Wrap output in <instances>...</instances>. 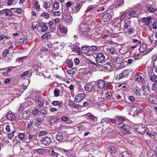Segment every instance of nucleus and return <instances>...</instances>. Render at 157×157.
<instances>
[{
    "mask_svg": "<svg viewBox=\"0 0 157 157\" xmlns=\"http://www.w3.org/2000/svg\"><path fill=\"white\" fill-rule=\"evenodd\" d=\"M117 127L121 129V131L124 134H129L130 133V127L127 124L121 122L118 124Z\"/></svg>",
    "mask_w": 157,
    "mask_h": 157,
    "instance_id": "nucleus-1",
    "label": "nucleus"
},
{
    "mask_svg": "<svg viewBox=\"0 0 157 157\" xmlns=\"http://www.w3.org/2000/svg\"><path fill=\"white\" fill-rule=\"evenodd\" d=\"M156 10V9L152 2H150L147 3L145 8V12L146 13L149 14L151 13H154L155 12Z\"/></svg>",
    "mask_w": 157,
    "mask_h": 157,
    "instance_id": "nucleus-2",
    "label": "nucleus"
},
{
    "mask_svg": "<svg viewBox=\"0 0 157 157\" xmlns=\"http://www.w3.org/2000/svg\"><path fill=\"white\" fill-rule=\"evenodd\" d=\"M147 127L146 125L143 124H135L134 129L136 132L140 134H143L145 132Z\"/></svg>",
    "mask_w": 157,
    "mask_h": 157,
    "instance_id": "nucleus-3",
    "label": "nucleus"
},
{
    "mask_svg": "<svg viewBox=\"0 0 157 157\" xmlns=\"http://www.w3.org/2000/svg\"><path fill=\"white\" fill-rule=\"evenodd\" d=\"M62 19L67 23L71 22L73 20L72 16L65 10L62 11Z\"/></svg>",
    "mask_w": 157,
    "mask_h": 157,
    "instance_id": "nucleus-4",
    "label": "nucleus"
},
{
    "mask_svg": "<svg viewBox=\"0 0 157 157\" xmlns=\"http://www.w3.org/2000/svg\"><path fill=\"white\" fill-rule=\"evenodd\" d=\"M95 82H90L86 83L84 86V88L85 91L90 92L95 89Z\"/></svg>",
    "mask_w": 157,
    "mask_h": 157,
    "instance_id": "nucleus-5",
    "label": "nucleus"
},
{
    "mask_svg": "<svg viewBox=\"0 0 157 157\" xmlns=\"http://www.w3.org/2000/svg\"><path fill=\"white\" fill-rule=\"evenodd\" d=\"M12 15V12L8 9H5L0 11V16L4 18L6 16L10 17Z\"/></svg>",
    "mask_w": 157,
    "mask_h": 157,
    "instance_id": "nucleus-6",
    "label": "nucleus"
},
{
    "mask_svg": "<svg viewBox=\"0 0 157 157\" xmlns=\"http://www.w3.org/2000/svg\"><path fill=\"white\" fill-rule=\"evenodd\" d=\"M90 29L87 23L85 22H82L79 25L78 30L80 32H82L85 30H90Z\"/></svg>",
    "mask_w": 157,
    "mask_h": 157,
    "instance_id": "nucleus-7",
    "label": "nucleus"
},
{
    "mask_svg": "<svg viewBox=\"0 0 157 157\" xmlns=\"http://www.w3.org/2000/svg\"><path fill=\"white\" fill-rule=\"evenodd\" d=\"M105 57L102 53L98 54L96 57V62L98 63H101L104 61Z\"/></svg>",
    "mask_w": 157,
    "mask_h": 157,
    "instance_id": "nucleus-8",
    "label": "nucleus"
},
{
    "mask_svg": "<svg viewBox=\"0 0 157 157\" xmlns=\"http://www.w3.org/2000/svg\"><path fill=\"white\" fill-rule=\"evenodd\" d=\"M85 96V94L84 93H81L78 94L75 97L74 101L76 103H78L80 102Z\"/></svg>",
    "mask_w": 157,
    "mask_h": 157,
    "instance_id": "nucleus-9",
    "label": "nucleus"
},
{
    "mask_svg": "<svg viewBox=\"0 0 157 157\" xmlns=\"http://www.w3.org/2000/svg\"><path fill=\"white\" fill-rule=\"evenodd\" d=\"M51 4L49 2H44V3L43 5V7L45 9H47V12L51 14L53 13L54 10L52 9V8H51Z\"/></svg>",
    "mask_w": 157,
    "mask_h": 157,
    "instance_id": "nucleus-10",
    "label": "nucleus"
},
{
    "mask_svg": "<svg viewBox=\"0 0 157 157\" xmlns=\"http://www.w3.org/2000/svg\"><path fill=\"white\" fill-rule=\"evenodd\" d=\"M41 140L42 143L46 146L49 145L51 142V138L48 136L44 137Z\"/></svg>",
    "mask_w": 157,
    "mask_h": 157,
    "instance_id": "nucleus-11",
    "label": "nucleus"
},
{
    "mask_svg": "<svg viewBox=\"0 0 157 157\" xmlns=\"http://www.w3.org/2000/svg\"><path fill=\"white\" fill-rule=\"evenodd\" d=\"M111 18V15L109 13H105L102 16V19L104 22L109 21Z\"/></svg>",
    "mask_w": 157,
    "mask_h": 157,
    "instance_id": "nucleus-12",
    "label": "nucleus"
},
{
    "mask_svg": "<svg viewBox=\"0 0 157 157\" xmlns=\"http://www.w3.org/2000/svg\"><path fill=\"white\" fill-rule=\"evenodd\" d=\"M128 70H124L120 74L116 76V78L117 79H121L128 75Z\"/></svg>",
    "mask_w": 157,
    "mask_h": 157,
    "instance_id": "nucleus-13",
    "label": "nucleus"
},
{
    "mask_svg": "<svg viewBox=\"0 0 157 157\" xmlns=\"http://www.w3.org/2000/svg\"><path fill=\"white\" fill-rule=\"evenodd\" d=\"M151 19V18L150 17L147 18L143 17L142 19L143 23L144 24V25L148 26L150 24V21Z\"/></svg>",
    "mask_w": 157,
    "mask_h": 157,
    "instance_id": "nucleus-14",
    "label": "nucleus"
},
{
    "mask_svg": "<svg viewBox=\"0 0 157 157\" xmlns=\"http://www.w3.org/2000/svg\"><path fill=\"white\" fill-rule=\"evenodd\" d=\"M131 22L130 21H124L123 29L124 32H126L127 29L131 27Z\"/></svg>",
    "mask_w": 157,
    "mask_h": 157,
    "instance_id": "nucleus-15",
    "label": "nucleus"
},
{
    "mask_svg": "<svg viewBox=\"0 0 157 157\" xmlns=\"http://www.w3.org/2000/svg\"><path fill=\"white\" fill-rule=\"evenodd\" d=\"M90 50V47L88 46H84L82 47L81 52L84 54H87Z\"/></svg>",
    "mask_w": 157,
    "mask_h": 157,
    "instance_id": "nucleus-16",
    "label": "nucleus"
},
{
    "mask_svg": "<svg viewBox=\"0 0 157 157\" xmlns=\"http://www.w3.org/2000/svg\"><path fill=\"white\" fill-rule=\"evenodd\" d=\"M97 86L100 89H104L105 84V81L102 79L100 80L97 82Z\"/></svg>",
    "mask_w": 157,
    "mask_h": 157,
    "instance_id": "nucleus-17",
    "label": "nucleus"
},
{
    "mask_svg": "<svg viewBox=\"0 0 157 157\" xmlns=\"http://www.w3.org/2000/svg\"><path fill=\"white\" fill-rule=\"evenodd\" d=\"M58 29L59 32L61 33L67 34V29L66 27L62 25H60L58 26Z\"/></svg>",
    "mask_w": 157,
    "mask_h": 157,
    "instance_id": "nucleus-18",
    "label": "nucleus"
},
{
    "mask_svg": "<svg viewBox=\"0 0 157 157\" xmlns=\"http://www.w3.org/2000/svg\"><path fill=\"white\" fill-rule=\"evenodd\" d=\"M48 153L50 155L52 156V157H58L59 154L55 152L53 149L52 148L48 151Z\"/></svg>",
    "mask_w": 157,
    "mask_h": 157,
    "instance_id": "nucleus-19",
    "label": "nucleus"
},
{
    "mask_svg": "<svg viewBox=\"0 0 157 157\" xmlns=\"http://www.w3.org/2000/svg\"><path fill=\"white\" fill-rule=\"evenodd\" d=\"M82 2H77L76 3V6L75 7V9L73 10L74 13L77 12L79 11L81 7L82 6Z\"/></svg>",
    "mask_w": 157,
    "mask_h": 157,
    "instance_id": "nucleus-20",
    "label": "nucleus"
},
{
    "mask_svg": "<svg viewBox=\"0 0 157 157\" xmlns=\"http://www.w3.org/2000/svg\"><path fill=\"white\" fill-rule=\"evenodd\" d=\"M103 67L107 71H112L113 69V67L109 63H107L103 65Z\"/></svg>",
    "mask_w": 157,
    "mask_h": 157,
    "instance_id": "nucleus-21",
    "label": "nucleus"
},
{
    "mask_svg": "<svg viewBox=\"0 0 157 157\" xmlns=\"http://www.w3.org/2000/svg\"><path fill=\"white\" fill-rule=\"evenodd\" d=\"M69 105L76 109H80L82 107L80 105L76 104L72 101L70 102Z\"/></svg>",
    "mask_w": 157,
    "mask_h": 157,
    "instance_id": "nucleus-22",
    "label": "nucleus"
},
{
    "mask_svg": "<svg viewBox=\"0 0 157 157\" xmlns=\"http://www.w3.org/2000/svg\"><path fill=\"white\" fill-rule=\"evenodd\" d=\"M18 137L20 140L24 142H25L27 139L26 135L23 133H20L18 135Z\"/></svg>",
    "mask_w": 157,
    "mask_h": 157,
    "instance_id": "nucleus-23",
    "label": "nucleus"
},
{
    "mask_svg": "<svg viewBox=\"0 0 157 157\" xmlns=\"http://www.w3.org/2000/svg\"><path fill=\"white\" fill-rule=\"evenodd\" d=\"M134 79L135 81L140 83L143 80L142 77L138 74L135 75L134 76Z\"/></svg>",
    "mask_w": 157,
    "mask_h": 157,
    "instance_id": "nucleus-24",
    "label": "nucleus"
},
{
    "mask_svg": "<svg viewBox=\"0 0 157 157\" xmlns=\"http://www.w3.org/2000/svg\"><path fill=\"white\" fill-rule=\"evenodd\" d=\"M6 117L7 119L11 121L14 120L15 119V116L12 113L8 114Z\"/></svg>",
    "mask_w": 157,
    "mask_h": 157,
    "instance_id": "nucleus-25",
    "label": "nucleus"
},
{
    "mask_svg": "<svg viewBox=\"0 0 157 157\" xmlns=\"http://www.w3.org/2000/svg\"><path fill=\"white\" fill-rule=\"evenodd\" d=\"M51 104L54 106H59V107L62 105L63 102L62 101H53L52 102Z\"/></svg>",
    "mask_w": 157,
    "mask_h": 157,
    "instance_id": "nucleus-26",
    "label": "nucleus"
},
{
    "mask_svg": "<svg viewBox=\"0 0 157 157\" xmlns=\"http://www.w3.org/2000/svg\"><path fill=\"white\" fill-rule=\"evenodd\" d=\"M151 90L155 92H157V82L152 84Z\"/></svg>",
    "mask_w": 157,
    "mask_h": 157,
    "instance_id": "nucleus-27",
    "label": "nucleus"
},
{
    "mask_svg": "<svg viewBox=\"0 0 157 157\" xmlns=\"http://www.w3.org/2000/svg\"><path fill=\"white\" fill-rule=\"evenodd\" d=\"M63 135L61 132H59L56 136V139L58 141H60L63 139Z\"/></svg>",
    "mask_w": 157,
    "mask_h": 157,
    "instance_id": "nucleus-28",
    "label": "nucleus"
},
{
    "mask_svg": "<svg viewBox=\"0 0 157 157\" xmlns=\"http://www.w3.org/2000/svg\"><path fill=\"white\" fill-rule=\"evenodd\" d=\"M124 3V0H118L117 1L116 4L115 5V7L118 8L119 6L123 5Z\"/></svg>",
    "mask_w": 157,
    "mask_h": 157,
    "instance_id": "nucleus-29",
    "label": "nucleus"
},
{
    "mask_svg": "<svg viewBox=\"0 0 157 157\" xmlns=\"http://www.w3.org/2000/svg\"><path fill=\"white\" fill-rule=\"evenodd\" d=\"M146 47L147 45L145 44L141 45L139 48L140 52L141 53L143 52L145 50Z\"/></svg>",
    "mask_w": 157,
    "mask_h": 157,
    "instance_id": "nucleus-30",
    "label": "nucleus"
},
{
    "mask_svg": "<svg viewBox=\"0 0 157 157\" xmlns=\"http://www.w3.org/2000/svg\"><path fill=\"white\" fill-rule=\"evenodd\" d=\"M30 111L28 110L26 111H25L23 113V117L24 118H26L29 117L30 115Z\"/></svg>",
    "mask_w": 157,
    "mask_h": 157,
    "instance_id": "nucleus-31",
    "label": "nucleus"
},
{
    "mask_svg": "<svg viewBox=\"0 0 157 157\" xmlns=\"http://www.w3.org/2000/svg\"><path fill=\"white\" fill-rule=\"evenodd\" d=\"M52 36L51 34L49 33H46L44 34L41 36L42 38L44 39H48Z\"/></svg>",
    "mask_w": 157,
    "mask_h": 157,
    "instance_id": "nucleus-32",
    "label": "nucleus"
},
{
    "mask_svg": "<svg viewBox=\"0 0 157 157\" xmlns=\"http://www.w3.org/2000/svg\"><path fill=\"white\" fill-rule=\"evenodd\" d=\"M48 13L44 12L41 14L40 16L43 17L46 19H48L50 17V14Z\"/></svg>",
    "mask_w": 157,
    "mask_h": 157,
    "instance_id": "nucleus-33",
    "label": "nucleus"
},
{
    "mask_svg": "<svg viewBox=\"0 0 157 157\" xmlns=\"http://www.w3.org/2000/svg\"><path fill=\"white\" fill-rule=\"evenodd\" d=\"M107 50L109 51V53L112 55H113L116 53L115 49L113 47L110 48H108L107 49Z\"/></svg>",
    "mask_w": 157,
    "mask_h": 157,
    "instance_id": "nucleus-34",
    "label": "nucleus"
},
{
    "mask_svg": "<svg viewBox=\"0 0 157 157\" xmlns=\"http://www.w3.org/2000/svg\"><path fill=\"white\" fill-rule=\"evenodd\" d=\"M39 154H43L45 152V150L42 148H39L35 150Z\"/></svg>",
    "mask_w": 157,
    "mask_h": 157,
    "instance_id": "nucleus-35",
    "label": "nucleus"
},
{
    "mask_svg": "<svg viewBox=\"0 0 157 157\" xmlns=\"http://www.w3.org/2000/svg\"><path fill=\"white\" fill-rule=\"evenodd\" d=\"M150 80L153 82H157V76L155 74H154L151 76L150 78Z\"/></svg>",
    "mask_w": 157,
    "mask_h": 157,
    "instance_id": "nucleus-36",
    "label": "nucleus"
},
{
    "mask_svg": "<svg viewBox=\"0 0 157 157\" xmlns=\"http://www.w3.org/2000/svg\"><path fill=\"white\" fill-rule=\"evenodd\" d=\"M58 121V118L56 117H53L50 120V123L52 125H53L55 124V123L57 122Z\"/></svg>",
    "mask_w": 157,
    "mask_h": 157,
    "instance_id": "nucleus-37",
    "label": "nucleus"
},
{
    "mask_svg": "<svg viewBox=\"0 0 157 157\" xmlns=\"http://www.w3.org/2000/svg\"><path fill=\"white\" fill-rule=\"evenodd\" d=\"M87 115L90 120H92L94 121H95L97 120V118L94 116L93 115L91 114H88Z\"/></svg>",
    "mask_w": 157,
    "mask_h": 157,
    "instance_id": "nucleus-38",
    "label": "nucleus"
},
{
    "mask_svg": "<svg viewBox=\"0 0 157 157\" xmlns=\"http://www.w3.org/2000/svg\"><path fill=\"white\" fill-rule=\"evenodd\" d=\"M40 26L41 27L42 32H45L48 30V27L46 25H43L42 24V25H40Z\"/></svg>",
    "mask_w": 157,
    "mask_h": 157,
    "instance_id": "nucleus-39",
    "label": "nucleus"
},
{
    "mask_svg": "<svg viewBox=\"0 0 157 157\" xmlns=\"http://www.w3.org/2000/svg\"><path fill=\"white\" fill-rule=\"evenodd\" d=\"M90 30H85L84 31H82V34L83 36H85L87 37H90V35H87Z\"/></svg>",
    "mask_w": 157,
    "mask_h": 157,
    "instance_id": "nucleus-40",
    "label": "nucleus"
},
{
    "mask_svg": "<svg viewBox=\"0 0 157 157\" xmlns=\"http://www.w3.org/2000/svg\"><path fill=\"white\" fill-rule=\"evenodd\" d=\"M121 155L122 157H131L130 154L127 151H123L121 154Z\"/></svg>",
    "mask_w": 157,
    "mask_h": 157,
    "instance_id": "nucleus-41",
    "label": "nucleus"
},
{
    "mask_svg": "<svg viewBox=\"0 0 157 157\" xmlns=\"http://www.w3.org/2000/svg\"><path fill=\"white\" fill-rule=\"evenodd\" d=\"M59 8V4L58 2H55L53 5V9L54 10H58Z\"/></svg>",
    "mask_w": 157,
    "mask_h": 157,
    "instance_id": "nucleus-42",
    "label": "nucleus"
},
{
    "mask_svg": "<svg viewBox=\"0 0 157 157\" xmlns=\"http://www.w3.org/2000/svg\"><path fill=\"white\" fill-rule=\"evenodd\" d=\"M77 71V69L76 68H73L72 69L68 70V73L71 74H73L75 73Z\"/></svg>",
    "mask_w": 157,
    "mask_h": 157,
    "instance_id": "nucleus-43",
    "label": "nucleus"
},
{
    "mask_svg": "<svg viewBox=\"0 0 157 157\" xmlns=\"http://www.w3.org/2000/svg\"><path fill=\"white\" fill-rule=\"evenodd\" d=\"M55 96L57 97L59 95L60 92L59 90L57 88H56L54 91Z\"/></svg>",
    "mask_w": 157,
    "mask_h": 157,
    "instance_id": "nucleus-44",
    "label": "nucleus"
},
{
    "mask_svg": "<svg viewBox=\"0 0 157 157\" xmlns=\"http://www.w3.org/2000/svg\"><path fill=\"white\" fill-rule=\"evenodd\" d=\"M123 60L122 58L119 57H117L116 58L115 62L118 64L121 63L122 62Z\"/></svg>",
    "mask_w": 157,
    "mask_h": 157,
    "instance_id": "nucleus-45",
    "label": "nucleus"
},
{
    "mask_svg": "<svg viewBox=\"0 0 157 157\" xmlns=\"http://www.w3.org/2000/svg\"><path fill=\"white\" fill-rule=\"evenodd\" d=\"M90 63L92 64L93 65L96 66L97 67H98V68H99L101 67H103V64L102 63H100V64H98V63H95L91 61L90 62Z\"/></svg>",
    "mask_w": 157,
    "mask_h": 157,
    "instance_id": "nucleus-46",
    "label": "nucleus"
},
{
    "mask_svg": "<svg viewBox=\"0 0 157 157\" xmlns=\"http://www.w3.org/2000/svg\"><path fill=\"white\" fill-rule=\"evenodd\" d=\"M9 50L8 49H5L4 51H3V53H2V55L4 57H6L7 55L9 54Z\"/></svg>",
    "mask_w": 157,
    "mask_h": 157,
    "instance_id": "nucleus-47",
    "label": "nucleus"
},
{
    "mask_svg": "<svg viewBox=\"0 0 157 157\" xmlns=\"http://www.w3.org/2000/svg\"><path fill=\"white\" fill-rule=\"evenodd\" d=\"M48 113L47 111L44 109H42L40 110V114L41 115H45Z\"/></svg>",
    "mask_w": 157,
    "mask_h": 157,
    "instance_id": "nucleus-48",
    "label": "nucleus"
},
{
    "mask_svg": "<svg viewBox=\"0 0 157 157\" xmlns=\"http://www.w3.org/2000/svg\"><path fill=\"white\" fill-rule=\"evenodd\" d=\"M53 14V16L54 17H57L60 16L61 14V12L59 11H56L53 12V13H52L51 14Z\"/></svg>",
    "mask_w": 157,
    "mask_h": 157,
    "instance_id": "nucleus-49",
    "label": "nucleus"
},
{
    "mask_svg": "<svg viewBox=\"0 0 157 157\" xmlns=\"http://www.w3.org/2000/svg\"><path fill=\"white\" fill-rule=\"evenodd\" d=\"M111 83L108 82L106 84H105L104 85V89L105 90H107L109 88V87L111 85Z\"/></svg>",
    "mask_w": 157,
    "mask_h": 157,
    "instance_id": "nucleus-50",
    "label": "nucleus"
},
{
    "mask_svg": "<svg viewBox=\"0 0 157 157\" xmlns=\"http://www.w3.org/2000/svg\"><path fill=\"white\" fill-rule=\"evenodd\" d=\"M94 5H91L89 6L87 8L85 12L86 13H87L89 11H90L91 10H92L94 8Z\"/></svg>",
    "mask_w": 157,
    "mask_h": 157,
    "instance_id": "nucleus-51",
    "label": "nucleus"
},
{
    "mask_svg": "<svg viewBox=\"0 0 157 157\" xmlns=\"http://www.w3.org/2000/svg\"><path fill=\"white\" fill-rule=\"evenodd\" d=\"M109 150L111 153H115L116 151V149L114 147H110Z\"/></svg>",
    "mask_w": 157,
    "mask_h": 157,
    "instance_id": "nucleus-52",
    "label": "nucleus"
},
{
    "mask_svg": "<svg viewBox=\"0 0 157 157\" xmlns=\"http://www.w3.org/2000/svg\"><path fill=\"white\" fill-rule=\"evenodd\" d=\"M106 120L108 121L112 124H114L116 121V120L115 119H111L110 118H107Z\"/></svg>",
    "mask_w": 157,
    "mask_h": 157,
    "instance_id": "nucleus-53",
    "label": "nucleus"
},
{
    "mask_svg": "<svg viewBox=\"0 0 157 157\" xmlns=\"http://www.w3.org/2000/svg\"><path fill=\"white\" fill-rule=\"evenodd\" d=\"M67 66L70 68L72 67L73 66V62L70 60H68L67 63Z\"/></svg>",
    "mask_w": 157,
    "mask_h": 157,
    "instance_id": "nucleus-54",
    "label": "nucleus"
},
{
    "mask_svg": "<svg viewBox=\"0 0 157 157\" xmlns=\"http://www.w3.org/2000/svg\"><path fill=\"white\" fill-rule=\"evenodd\" d=\"M40 113V110L38 108H36L33 111V114L34 115H36Z\"/></svg>",
    "mask_w": 157,
    "mask_h": 157,
    "instance_id": "nucleus-55",
    "label": "nucleus"
},
{
    "mask_svg": "<svg viewBox=\"0 0 157 157\" xmlns=\"http://www.w3.org/2000/svg\"><path fill=\"white\" fill-rule=\"evenodd\" d=\"M34 99L35 101L38 103L40 100L41 98L39 95H36Z\"/></svg>",
    "mask_w": 157,
    "mask_h": 157,
    "instance_id": "nucleus-56",
    "label": "nucleus"
},
{
    "mask_svg": "<svg viewBox=\"0 0 157 157\" xmlns=\"http://www.w3.org/2000/svg\"><path fill=\"white\" fill-rule=\"evenodd\" d=\"M38 103H39L38 105L39 108V109H40V107H43V106L44 103L41 100L39 102H38Z\"/></svg>",
    "mask_w": 157,
    "mask_h": 157,
    "instance_id": "nucleus-57",
    "label": "nucleus"
},
{
    "mask_svg": "<svg viewBox=\"0 0 157 157\" xmlns=\"http://www.w3.org/2000/svg\"><path fill=\"white\" fill-rule=\"evenodd\" d=\"M9 37L8 36H4L3 35H0V40H2L4 39H8Z\"/></svg>",
    "mask_w": 157,
    "mask_h": 157,
    "instance_id": "nucleus-58",
    "label": "nucleus"
},
{
    "mask_svg": "<svg viewBox=\"0 0 157 157\" xmlns=\"http://www.w3.org/2000/svg\"><path fill=\"white\" fill-rule=\"evenodd\" d=\"M29 71H25L24 72H23V73L21 74V77H24V76L27 75H28L29 73Z\"/></svg>",
    "mask_w": 157,
    "mask_h": 157,
    "instance_id": "nucleus-59",
    "label": "nucleus"
},
{
    "mask_svg": "<svg viewBox=\"0 0 157 157\" xmlns=\"http://www.w3.org/2000/svg\"><path fill=\"white\" fill-rule=\"evenodd\" d=\"M73 51L75 52L78 53L80 51V48L76 46L73 49Z\"/></svg>",
    "mask_w": 157,
    "mask_h": 157,
    "instance_id": "nucleus-60",
    "label": "nucleus"
},
{
    "mask_svg": "<svg viewBox=\"0 0 157 157\" xmlns=\"http://www.w3.org/2000/svg\"><path fill=\"white\" fill-rule=\"evenodd\" d=\"M14 131H13L11 133L8 134V138L10 140L12 139L13 137Z\"/></svg>",
    "mask_w": 157,
    "mask_h": 157,
    "instance_id": "nucleus-61",
    "label": "nucleus"
},
{
    "mask_svg": "<svg viewBox=\"0 0 157 157\" xmlns=\"http://www.w3.org/2000/svg\"><path fill=\"white\" fill-rule=\"evenodd\" d=\"M136 12L134 10H132L130 11L129 13V15L132 16L136 14Z\"/></svg>",
    "mask_w": 157,
    "mask_h": 157,
    "instance_id": "nucleus-62",
    "label": "nucleus"
},
{
    "mask_svg": "<svg viewBox=\"0 0 157 157\" xmlns=\"http://www.w3.org/2000/svg\"><path fill=\"white\" fill-rule=\"evenodd\" d=\"M34 6L36 9H39L40 8V5L39 4L38 1H36V2L35 3Z\"/></svg>",
    "mask_w": 157,
    "mask_h": 157,
    "instance_id": "nucleus-63",
    "label": "nucleus"
},
{
    "mask_svg": "<svg viewBox=\"0 0 157 157\" xmlns=\"http://www.w3.org/2000/svg\"><path fill=\"white\" fill-rule=\"evenodd\" d=\"M126 16V14L125 13H124L122 15L120 16V19L121 21L123 20L125 18Z\"/></svg>",
    "mask_w": 157,
    "mask_h": 157,
    "instance_id": "nucleus-64",
    "label": "nucleus"
}]
</instances>
